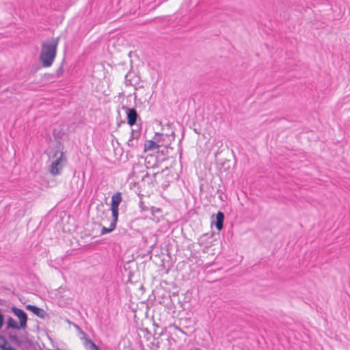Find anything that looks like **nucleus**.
<instances>
[{
  "label": "nucleus",
  "mask_w": 350,
  "mask_h": 350,
  "mask_svg": "<svg viewBox=\"0 0 350 350\" xmlns=\"http://www.w3.org/2000/svg\"><path fill=\"white\" fill-rule=\"evenodd\" d=\"M116 225L113 224H113L111 223L110 226L109 228H107V227L102 228L100 234H105L109 233V232H112L116 228Z\"/></svg>",
  "instance_id": "nucleus-12"
},
{
  "label": "nucleus",
  "mask_w": 350,
  "mask_h": 350,
  "mask_svg": "<svg viewBox=\"0 0 350 350\" xmlns=\"http://www.w3.org/2000/svg\"><path fill=\"white\" fill-rule=\"evenodd\" d=\"M122 109L124 111L126 115L127 123L131 126L137 124V122H141V118L135 108H130L127 106L123 105Z\"/></svg>",
  "instance_id": "nucleus-3"
},
{
  "label": "nucleus",
  "mask_w": 350,
  "mask_h": 350,
  "mask_svg": "<svg viewBox=\"0 0 350 350\" xmlns=\"http://www.w3.org/2000/svg\"><path fill=\"white\" fill-rule=\"evenodd\" d=\"M148 174L146 173V175H144L143 177H142V179L144 180L146 177H148Z\"/></svg>",
  "instance_id": "nucleus-24"
},
{
  "label": "nucleus",
  "mask_w": 350,
  "mask_h": 350,
  "mask_svg": "<svg viewBox=\"0 0 350 350\" xmlns=\"http://www.w3.org/2000/svg\"><path fill=\"white\" fill-rule=\"evenodd\" d=\"M122 194L120 192H116L111 197V207L119 208V205L122 202Z\"/></svg>",
  "instance_id": "nucleus-8"
},
{
  "label": "nucleus",
  "mask_w": 350,
  "mask_h": 350,
  "mask_svg": "<svg viewBox=\"0 0 350 350\" xmlns=\"http://www.w3.org/2000/svg\"><path fill=\"white\" fill-rule=\"evenodd\" d=\"M75 327L77 331H79V334L83 336L81 338L82 340H85V338H88L87 334L82 330V329L78 325H75Z\"/></svg>",
  "instance_id": "nucleus-19"
},
{
  "label": "nucleus",
  "mask_w": 350,
  "mask_h": 350,
  "mask_svg": "<svg viewBox=\"0 0 350 350\" xmlns=\"http://www.w3.org/2000/svg\"><path fill=\"white\" fill-rule=\"evenodd\" d=\"M164 146L163 143H161V145L157 144V142L152 140H148L144 144V150H150L155 148H159L160 146Z\"/></svg>",
  "instance_id": "nucleus-9"
},
{
  "label": "nucleus",
  "mask_w": 350,
  "mask_h": 350,
  "mask_svg": "<svg viewBox=\"0 0 350 350\" xmlns=\"http://www.w3.org/2000/svg\"><path fill=\"white\" fill-rule=\"evenodd\" d=\"M11 311L18 317L21 327H22L23 329H26L27 327V323L28 319L27 313L23 310L16 306H12L11 308Z\"/></svg>",
  "instance_id": "nucleus-4"
},
{
  "label": "nucleus",
  "mask_w": 350,
  "mask_h": 350,
  "mask_svg": "<svg viewBox=\"0 0 350 350\" xmlns=\"http://www.w3.org/2000/svg\"><path fill=\"white\" fill-rule=\"evenodd\" d=\"M153 159V157L151 156V157H147L146 159V166L147 167H152V168H154V167H158V165L156 163L152 165L151 166H149L148 165L150 163V161L148 160V159Z\"/></svg>",
  "instance_id": "nucleus-20"
},
{
  "label": "nucleus",
  "mask_w": 350,
  "mask_h": 350,
  "mask_svg": "<svg viewBox=\"0 0 350 350\" xmlns=\"http://www.w3.org/2000/svg\"><path fill=\"white\" fill-rule=\"evenodd\" d=\"M8 342L5 338L0 335V349L1 350H8V346H7Z\"/></svg>",
  "instance_id": "nucleus-13"
},
{
  "label": "nucleus",
  "mask_w": 350,
  "mask_h": 350,
  "mask_svg": "<svg viewBox=\"0 0 350 350\" xmlns=\"http://www.w3.org/2000/svg\"><path fill=\"white\" fill-rule=\"evenodd\" d=\"M85 345H90L92 350H100L99 347L88 338H85Z\"/></svg>",
  "instance_id": "nucleus-14"
},
{
  "label": "nucleus",
  "mask_w": 350,
  "mask_h": 350,
  "mask_svg": "<svg viewBox=\"0 0 350 350\" xmlns=\"http://www.w3.org/2000/svg\"><path fill=\"white\" fill-rule=\"evenodd\" d=\"M26 308H27V310L32 312L37 317L42 318V319L44 318L45 312L43 309L38 308L33 305H30V304L26 306Z\"/></svg>",
  "instance_id": "nucleus-5"
},
{
  "label": "nucleus",
  "mask_w": 350,
  "mask_h": 350,
  "mask_svg": "<svg viewBox=\"0 0 350 350\" xmlns=\"http://www.w3.org/2000/svg\"><path fill=\"white\" fill-rule=\"evenodd\" d=\"M66 162V159L64 155V152H60V156L53 161L50 165L49 172L53 175L57 176L60 174L61 171Z\"/></svg>",
  "instance_id": "nucleus-2"
},
{
  "label": "nucleus",
  "mask_w": 350,
  "mask_h": 350,
  "mask_svg": "<svg viewBox=\"0 0 350 350\" xmlns=\"http://www.w3.org/2000/svg\"><path fill=\"white\" fill-rule=\"evenodd\" d=\"M127 145L131 148H137L139 145L138 140L129 138Z\"/></svg>",
  "instance_id": "nucleus-16"
},
{
  "label": "nucleus",
  "mask_w": 350,
  "mask_h": 350,
  "mask_svg": "<svg viewBox=\"0 0 350 350\" xmlns=\"http://www.w3.org/2000/svg\"><path fill=\"white\" fill-rule=\"evenodd\" d=\"M4 324V316L1 312V309L0 308V329L3 327Z\"/></svg>",
  "instance_id": "nucleus-21"
},
{
  "label": "nucleus",
  "mask_w": 350,
  "mask_h": 350,
  "mask_svg": "<svg viewBox=\"0 0 350 350\" xmlns=\"http://www.w3.org/2000/svg\"><path fill=\"white\" fill-rule=\"evenodd\" d=\"M8 338L10 341L14 342L17 345H20L21 344V341L18 338V337L15 334H9Z\"/></svg>",
  "instance_id": "nucleus-15"
},
{
  "label": "nucleus",
  "mask_w": 350,
  "mask_h": 350,
  "mask_svg": "<svg viewBox=\"0 0 350 350\" xmlns=\"http://www.w3.org/2000/svg\"><path fill=\"white\" fill-rule=\"evenodd\" d=\"M56 78L57 77L55 74L46 73L44 75V79L48 81H54V79Z\"/></svg>",
  "instance_id": "nucleus-17"
},
{
  "label": "nucleus",
  "mask_w": 350,
  "mask_h": 350,
  "mask_svg": "<svg viewBox=\"0 0 350 350\" xmlns=\"http://www.w3.org/2000/svg\"><path fill=\"white\" fill-rule=\"evenodd\" d=\"M158 135L163 137V134H158Z\"/></svg>",
  "instance_id": "nucleus-26"
},
{
  "label": "nucleus",
  "mask_w": 350,
  "mask_h": 350,
  "mask_svg": "<svg viewBox=\"0 0 350 350\" xmlns=\"http://www.w3.org/2000/svg\"><path fill=\"white\" fill-rule=\"evenodd\" d=\"M224 218L225 216L224 213L221 211H218L216 214V221H214V224L219 231L223 228Z\"/></svg>",
  "instance_id": "nucleus-6"
},
{
  "label": "nucleus",
  "mask_w": 350,
  "mask_h": 350,
  "mask_svg": "<svg viewBox=\"0 0 350 350\" xmlns=\"http://www.w3.org/2000/svg\"><path fill=\"white\" fill-rule=\"evenodd\" d=\"M158 152H161L163 155L167 154V146H164V148L162 150H159Z\"/></svg>",
  "instance_id": "nucleus-22"
},
{
  "label": "nucleus",
  "mask_w": 350,
  "mask_h": 350,
  "mask_svg": "<svg viewBox=\"0 0 350 350\" xmlns=\"http://www.w3.org/2000/svg\"><path fill=\"white\" fill-rule=\"evenodd\" d=\"M171 135H172V136H173V139H174V132H172Z\"/></svg>",
  "instance_id": "nucleus-25"
},
{
  "label": "nucleus",
  "mask_w": 350,
  "mask_h": 350,
  "mask_svg": "<svg viewBox=\"0 0 350 350\" xmlns=\"http://www.w3.org/2000/svg\"><path fill=\"white\" fill-rule=\"evenodd\" d=\"M64 61L62 62V64L61 66H59V68L56 70V72H55V77L57 78H59L61 76H62L63 73H64V68H63V66H64Z\"/></svg>",
  "instance_id": "nucleus-18"
},
{
  "label": "nucleus",
  "mask_w": 350,
  "mask_h": 350,
  "mask_svg": "<svg viewBox=\"0 0 350 350\" xmlns=\"http://www.w3.org/2000/svg\"><path fill=\"white\" fill-rule=\"evenodd\" d=\"M59 40V37H57L42 42L39 58L43 67L48 68L53 64L57 55Z\"/></svg>",
  "instance_id": "nucleus-1"
},
{
  "label": "nucleus",
  "mask_w": 350,
  "mask_h": 350,
  "mask_svg": "<svg viewBox=\"0 0 350 350\" xmlns=\"http://www.w3.org/2000/svg\"><path fill=\"white\" fill-rule=\"evenodd\" d=\"M111 210L112 212V217H113V219L111 223H112L113 225L114 224L116 226L118 219V215H119V212H118L119 208L111 207Z\"/></svg>",
  "instance_id": "nucleus-10"
},
{
  "label": "nucleus",
  "mask_w": 350,
  "mask_h": 350,
  "mask_svg": "<svg viewBox=\"0 0 350 350\" xmlns=\"http://www.w3.org/2000/svg\"><path fill=\"white\" fill-rule=\"evenodd\" d=\"M23 329L21 327V324L18 323L12 317H8L7 321L6 329Z\"/></svg>",
  "instance_id": "nucleus-7"
},
{
  "label": "nucleus",
  "mask_w": 350,
  "mask_h": 350,
  "mask_svg": "<svg viewBox=\"0 0 350 350\" xmlns=\"http://www.w3.org/2000/svg\"><path fill=\"white\" fill-rule=\"evenodd\" d=\"M141 135V128L137 130L132 129L130 138L138 140Z\"/></svg>",
  "instance_id": "nucleus-11"
},
{
  "label": "nucleus",
  "mask_w": 350,
  "mask_h": 350,
  "mask_svg": "<svg viewBox=\"0 0 350 350\" xmlns=\"http://www.w3.org/2000/svg\"><path fill=\"white\" fill-rule=\"evenodd\" d=\"M8 350H16L14 347H12L11 346H8Z\"/></svg>",
  "instance_id": "nucleus-23"
}]
</instances>
